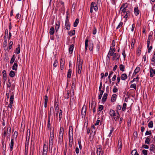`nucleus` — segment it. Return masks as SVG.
Wrapping results in <instances>:
<instances>
[{"mask_svg": "<svg viewBox=\"0 0 155 155\" xmlns=\"http://www.w3.org/2000/svg\"><path fill=\"white\" fill-rule=\"evenodd\" d=\"M153 122L152 121H151L148 124V126L149 128H152L153 127Z\"/></svg>", "mask_w": 155, "mask_h": 155, "instance_id": "37998d69", "label": "nucleus"}, {"mask_svg": "<svg viewBox=\"0 0 155 155\" xmlns=\"http://www.w3.org/2000/svg\"><path fill=\"white\" fill-rule=\"evenodd\" d=\"M28 147L26 145V143L25 149V155H27L28 152Z\"/></svg>", "mask_w": 155, "mask_h": 155, "instance_id": "49530a36", "label": "nucleus"}, {"mask_svg": "<svg viewBox=\"0 0 155 155\" xmlns=\"http://www.w3.org/2000/svg\"><path fill=\"white\" fill-rule=\"evenodd\" d=\"M120 70L121 71H124L125 67L123 64H120L119 66Z\"/></svg>", "mask_w": 155, "mask_h": 155, "instance_id": "4c0bfd02", "label": "nucleus"}, {"mask_svg": "<svg viewBox=\"0 0 155 155\" xmlns=\"http://www.w3.org/2000/svg\"><path fill=\"white\" fill-rule=\"evenodd\" d=\"M117 113L113 117L114 119L115 120V121H116L117 119L119 118L120 115L119 114L118 111H117Z\"/></svg>", "mask_w": 155, "mask_h": 155, "instance_id": "4be33fe9", "label": "nucleus"}, {"mask_svg": "<svg viewBox=\"0 0 155 155\" xmlns=\"http://www.w3.org/2000/svg\"><path fill=\"white\" fill-rule=\"evenodd\" d=\"M123 23L122 22H120L119 25H118V26L117 27V29H118L120 28V27H121L123 25Z\"/></svg>", "mask_w": 155, "mask_h": 155, "instance_id": "4d7b16f0", "label": "nucleus"}, {"mask_svg": "<svg viewBox=\"0 0 155 155\" xmlns=\"http://www.w3.org/2000/svg\"><path fill=\"white\" fill-rule=\"evenodd\" d=\"M58 1L59 0H58ZM59 2L57 5V6L59 7L60 6V5H62V8H64V3L60 0H59Z\"/></svg>", "mask_w": 155, "mask_h": 155, "instance_id": "dca6fc26", "label": "nucleus"}, {"mask_svg": "<svg viewBox=\"0 0 155 155\" xmlns=\"http://www.w3.org/2000/svg\"><path fill=\"white\" fill-rule=\"evenodd\" d=\"M58 65V62L57 60H55L53 64V66L54 67H56Z\"/></svg>", "mask_w": 155, "mask_h": 155, "instance_id": "69168bd1", "label": "nucleus"}, {"mask_svg": "<svg viewBox=\"0 0 155 155\" xmlns=\"http://www.w3.org/2000/svg\"><path fill=\"white\" fill-rule=\"evenodd\" d=\"M132 155H139L136 150H133L131 152Z\"/></svg>", "mask_w": 155, "mask_h": 155, "instance_id": "e433bc0d", "label": "nucleus"}, {"mask_svg": "<svg viewBox=\"0 0 155 155\" xmlns=\"http://www.w3.org/2000/svg\"><path fill=\"white\" fill-rule=\"evenodd\" d=\"M101 148L99 147V148H97V155H101Z\"/></svg>", "mask_w": 155, "mask_h": 155, "instance_id": "393cba45", "label": "nucleus"}, {"mask_svg": "<svg viewBox=\"0 0 155 155\" xmlns=\"http://www.w3.org/2000/svg\"><path fill=\"white\" fill-rule=\"evenodd\" d=\"M20 45H18V47L16 48V53L17 54H19L20 52Z\"/></svg>", "mask_w": 155, "mask_h": 155, "instance_id": "a878e982", "label": "nucleus"}, {"mask_svg": "<svg viewBox=\"0 0 155 155\" xmlns=\"http://www.w3.org/2000/svg\"><path fill=\"white\" fill-rule=\"evenodd\" d=\"M11 127H9V129H8H8H7V137H8V136H9L10 135V134H11Z\"/></svg>", "mask_w": 155, "mask_h": 155, "instance_id": "2f4dec72", "label": "nucleus"}, {"mask_svg": "<svg viewBox=\"0 0 155 155\" xmlns=\"http://www.w3.org/2000/svg\"><path fill=\"white\" fill-rule=\"evenodd\" d=\"M150 72H152V73L155 75V70L153 69L152 68H150Z\"/></svg>", "mask_w": 155, "mask_h": 155, "instance_id": "774afa93", "label": "nucleus"}, {"mask_svg": "<svg viewBox=\"0 0 155 155\" xmlns=\"http://www.w3.org/2000/svg\"><path fill=\"white\" fill-rule=\"evenodd\" d=\"M140 68L139 67H137L135 69L134 71V73H135V74L138 73L140 71Z\"/></svg>", "mask_w": 155, "mask_h": 155, "instance_id": "de8ad7c7", "label": "nucleus"}, {"mask_svg": "<svg viewBox=\"0 0 155 155\" xmlns=\"http://www.w3.org/2000/svg\"><path fill=\"white\" fill-rule=\"evenodd\" d=\"M4 41L3 43L4 44V47L5 49H7V41L6 39H5V38H4Z\"/></svg>", "mask_w": 155, "mask_h": 155, "instance_id": "473e14b6", "label": "nucleus"}, {"mask_svg": "<svg viewBox=\"0 0 155 155\" xmlns=\"http://www.w3.org/2000/svg\"><path fill=\"white\" fill-rule=\"evenodd\" d=\"M18 67V64L17 63H15L14 64L12 68V69L13 70H14L15 71H16L17 70Z\"/></svg>", "mask_w": 155, "mask_h": 155, "instance_id": "cd10ccee", "label": "nucleus"}, {"mask_svg": "<svg viewBox=\"0 0 155 155\" xmlns=\"http://www.w3.org/2000/svg\"><path fill=\"white\" fill-rule=\"evenodd\" d=\"M121 108H122V107L121 105H118L117 107V111H118V110H120L121 109Z\"/></svg>", "mask_w": 155, "mask_h": 155, "instance_id": "e2e57ef3", "label": "nucleus"}, {"mask_svg": "<svg viewBox=\"0 0 155 155\" xmlns=\"http://www.w3.org/2000/svg\"><path fill=\"white\" fill-rule=\"evenodd\" d=\"M54 135V129H52L51 128H50V135L49 137V140H53Z\"/></svg>", "mask_w": 155, "mask_h": 155, "instance_id": "0eeeda50", "label": "nucleus"}, {"mask_svg": "<svg viewBox=\"0 0 155 155\" xmlns=\"http://www.w3.org/2000/svg\"><path fill=\"white\" fill-rule=\"evenodd\" d=\"M121 141H118V150L119 151H121L122 147Z\"/></svg>", "mask_w": 155, "mask_h": 155, "instance_id": "aec40b11", "label": "nucleus"}, {"mask_svg": "<svg viewBox=\"0 0 155 155\" xmlns=\"http://www.w3.org/2000/svg\"><path fill=\"white\" fill-rule=\"evenodd\" d=\"M107 94L106 93H105L103 95V97L102 98V101L105 102L107 98Z\"/></svg>", "mask_w": 155, "mask_h": 155, "instance_id": "6ab92c4d", "label": "nucleus"}, {"mask_svg": "<svg viewBox=\"0 0 155 155\" xmlns=\"http://www.w3.org/2000/svg\"><path fill=\"white\" fill-rule=\"evenodd\" d=\"M127 6L126 5L125 6L124 5H122L120 8V12H121L122 13H125L126 12H127V11L126 9V8L127 7Z\"/></svg>", "mask_w": 155, "mask_h": 155, "instance_id": "423d86ee", "label": "nucleus"}, {"mask_svg": "<svg viewBox=\"0 0 155 155\" xmlns=\"http://www.w3.org/2000/svg\"><path fill=\"white\" fill-rule=\"evenodd\" d=\"M130 87L131 88H133L134 89H136V85L135 84H132L130 85Z\"/></svg>", "mask_w": 155, "mask_h": 155, "instance_id": "6e6d98bb", "label": "nucleus"}, {"mask_svg": "<svg viewBox=\"0 0 155 155\" xmlns=\"http://www.w3.org/2000/svg\"><path fill=\"white\" fill-rule=\"evenodd\" d=\"M14 140L13 139H12L10 143V150L12 151L13 149L14 146Z\"/></svg>", "mask_w": 155, "mask_h": 155, "instance_id": "bb28decb", "label": "nucleus"}, {"mask_svg": "<svg viewBox=\"0 0 155 155\" xmlns=\"http://www.w3.org/2000/svg\"><path fill=\"white\" fill-rule=\"evenodd\" d=\"M150 136H148L147 137L145 141V143L149 144L150 143Z\"/></svg>", "mask_w": 155, "mask_h": 155, "instance_id": "c9c22d12", "label": "nucleus"}, {"mask_svg": "<svg viewBox=\"0 0 155 155\" xmlns=\"http://www.w3.org/2000/svg\"><path fill=\"white\" fill-rule=\"evenodd\" d=\"M60 27V22L59 21H57L56 22V26L55 27L56 33L57 32L59 28Z\"/></svg>", "mask_w": 155, "mask_h": 155, "instance_id": "9b49d317", "label": "nucleus"}, {"mask_svg": "<svg viewBox=\"0 0 155 155\" xmlns=\"http://www.w3.org/2000/svg\"><path fill=\"white\" fill-rule=\"evenodd\" d=\"M54 32V27H51L50 29L49 33L50 35H53Z\"/></svg>", "mask_w": 155, "mask_h": 155, "instance_id": "c756f323", "label": "nucleus"}, {"mask_svg": "<svg viewBox=\"0 0 155 155\" xmlns=\"http://www.w3.org/2000/svg\"><path fill=\"white\" fill-rule=\"evenodd\" d=\"M86 110V107H85L84 106H83L81 110V114L83 118L84 117H85V116Z\"/></svg>", "mask_w": 155, "mask_h": 155, "instance_id": "6e6552de", "label": "nucleus"}, {"mask_svg": "<svg viewBox=\"0 0 155 155\" xmlns=\"http://www.w3.org/2000/svg\"><path fill=\"white\" fill-rule=\"evenodd\" d=\"M134 12L136 15H137L139 13V10L137 7H135L134 8Z\"/></svg>", "mask_w": 155, "mask_h": 155, "instance_id": "2eb2a0df", "label": "nucleus"}, {"mask_svg": "<svg viewBox=\"0 0 155 155\" xmlns=\"http://www.w3.org/2000/svg\"><path fill=\"white\" fill-rule=\"evenodd\" d=\"M127 106V104L126 103H124L123 104V107L122 109V110L123 111H124L125 110L126 107Z\"/></svg>", "mask_w": 155, "mask_h": 155, "instance_id": "09e8293b", "label": "nucleus"}, {"mask_svg": "<svg viewBox=\"0 0 155 155\" xmlns=\"http://www.w3.org/2000/svg\"><path fill=\"white\" fill-rule=\"evenodd\" d=\"M96 32H97L96 29L95 27H94V30H93V35H95L96 33Z\"/></svg>", "mask_w": 155, "mask_h": 155, "instance_id": "338daca9", "label": "nucleus"}, {"mask_svg": "<svg viewBox=\"0 0 155 155\" xmlns=\"http://www.w3.org/2000/svg\"><path fill=\"white\" fill-rule=\"evenodd\" d=\"M127 78V75L126 74H122L121 76V79L122 80L125 81Z\"/></svg>", "mask_w": 155, "mask_h": 155, "instance_id": "9d476101", "label": "nucleus"}, {"mask_svg": "<svg viewBox=\"0 0 155 155\" xmlns=\"http://www.w3.org/2000/svg\"><path fill=\"white\" fill-rule=\"evenodd\" d=\"M130 12L129 11H127L126 12V15L124 16V18H127L128 16L130 15Z\"/></svg>", "mask_w": 155, "mask_h": 155, "instance_id": "58836bf2", "label": "nucleus"}, {"mask_svg": "<svg viewBox=\"0 0 155 155\" xmlns=\"http://www.w3.org/2000/svg\"><path fill=\"white\" fill-rule=\"evenodd\" d=\"M79 23V20L78 18H77L74 23V27H76Z\"/></svg>", "mask_w": 155, "mask_h": 155, "instance_id": "72a5a7b5", "label": "nucleus"}, {"mask_svg": "<svg viewBox=\"0 0 155 155\" xmlns=\"http://www.w3.org/2000/svg\"><path fill=\"white\" fill-rule=\"evenodd\" d=\"M151 134V132L150 130L149 131L147 130L145 133V135H150Z\"/></svg>", "mask_w": 155, "mask_h": 155, "instance_id": "052dcab7", "label": "nucleus"}, {"mask_svg": "<svg viewBox=\"0 0 155 155\" xmlns=\"http://www.w3.org/2000/svg\"><path fill=\"white\" fill-rule=\"evenodd\" d=\"M48 146L47 144H44L43 145L42 155H47Z\"/></svg>", "mask_w": 155, "mask_h": 155, "instance_id": "20e7f679", "label": "nucleus"}, {"mask_svg": "<svg viewBox=\"0 0 155 155\" xmlns=\"http://www.w3.org/2000/svg\"><path fill=\"white\" fill-rule=\"evenodd\" d=\"M64 62L61 59L60 61V68L61 70L64 68Z\"/></svg>", "mask_w": 155, "mask_h": 155, "instance_id": "f8f14e48", "label": "nucleus"}, {"mask_svg": "<svg viewBox=\"0 0 155 155\" xmlns=\"http://www.w3.org/2000/svg\"><path fill=\"white\" fill-rule=\"evenodd\" d=\"M155 147H154V144H151L150 146V150L151 151H153L154 149H155Z\"/></svg>", "mask_w": 155, "mask_h": 155, "instance_id": "f704fd0d", "label": "nucleus"}, {"mask_svg": "<svg viewBox=\"0 0 155 155\" xmlns=\"http://www.w3.org/2000/svg\"><path fill=\"white\" fill-rule=\"evenodd\" d=\"M75 86V85L74 84V81H72V86H71V90L72 91H74V87Z\"/></svg>", "mask_w": 155, "mask_h": 155, "instance_id": "864d4df0", "label": "nucleus"}, {"mask_svg": "<svg viewBox=\"0 0 155 155\" xmlns=\"http://www.w3.org/2000/svg\"><path fill=\"white\" fill-rule=\"evenodd\" d=\"M111 47H110V50L107 56V58H108L109 59L110 58L111 56H114V53L115 52V49L114 48H113V49H111Z\"/></svg>", "mask_w": 155, "mask_h": 155, "instance_id": "39448f33", "label": "nucleus"}, {"mask_svg": "<svg viewBox=\"0 0 155 155\" xmlns=\"http://www.w3.org/2000/svg\"><path fill=\"white\" fill-rule=\"evenodd\" d=\"M53 140L50 139L49 140V148L51 147V150H52L53 147Z\"/></svg>", "mask_w": 155, "mask_h": 155, "instance_id": "5701e85b", "label": "nucleus"}, {"mask_svg": "<svg viewBox=\"0 0 155 155\" xmlns=\"http://www.w3.org/2000/svg\"><path fill=\"white\" fill-rule=\"evenodd\" d=\"M15 60V55H13L10 61V63L12 64L14 62Z\"/></svg>", "mask_w": 155, "mask_h": 155, "instance_id": "5fc2aeb1", "label": "nucleus"}, {"mask_svg": "<svg viewBox=\"0 0 155 155\" xmlns=\"http://www.w3.org/2000/svg\"><path fill=\"white\" fill-rule=\"evenodd\" d=\"M103 106L102 105H100L98 107L99 111H101L103 110Z\"/></svg>", "mask_w": 155, "mask_h": 155, "instance_id": "0e129e2a", "label": "nucleus"}, {"mask_svg": "<svg viewBox=\"0 0 155 155\" xmlns=\"http://www.w3.org/2000/svg\"><path fill=\"white\" fill-rule=\"evenodd\" d=\"M118 91V89L115 86H114V88L113 90V92L114 93H116Z\"/></svg>", "mask_w": 155, "mask_h": 155, "instance_id": "bf43d9fd", "label": "nucleus"}, {"mask_svg": "<svg viewBox=\"0 0 155 155\" xmlns=\"http://www.w3.org/2000/svg\"><path fill=\"white\" fill-rule=\"evenodd\" d=\"M62 111L61 110H60L59 111V121H60L62 117Z\"/></svg>", "mask_w": 155, "mask_h": 155, "instance_id": "ea45409f", "label": "nucleus"}, {"mask_svg": "<svg viewBox=\"0 0 155 155\" xmlns=\"http://www.w3.org/2000/svg\"><path fill=\"white\" fill-rule=\"evenodd\" d=\"M151 61L155 63V51L154 52L153 55L151 59Z\"/></svg>", "mask_w": 155, "mask_h": 155, "instance_id": "603ef678", "label": "nucleus"}, {"mask_svg": "<svg viewBox=\"0 0 155 155\" xmlns=\"http://www.w3.org/2000/svg\"><path fill=\"white\" fill-rule=\"evenodd\" d=\"M15 74L14 72L12 71H11L9 73V76L13 78L15 76Z\"/></svg>", "mask_w": 155, "mask_h": 155, "instance_id": "79ce46f5", "label": "nucleus"}, {"mask_svg": "<svg viewBox=\"0 0 155 155\" xmlns=\"http://www.w3.org/2000/svg\"><path fill=\"white\" fill-rule=\"evenodd\" d=\"M64 28L67 30H69L70 29V23H65Z\"/></svg>", "mask_w": 155, "mask_h": 155, "instance_id": "4468645a", "label": "nucleus"}, {"mask_svg": "<svg viewBox=\"0 0 155 155\" xmlns=\"http://www.w3.org/2000/svg\"><path fill=\"white\" fill-rule=\"evenodd\" d=\"M143 154L144 155H147V151L145 150H143L142 151Z\"/></svg>", "mask_w": 155, "mask_h": 155, "instance_id": "680f3d73", "label": "nucleus"}, {"mask_svg": "<svg viewBox=\"0 0 155 155\" xmlns=\"http://www.w3.org/2000/svg\"><path fill=\"white\" fill-rule=\"evenodd\" d=\"M54 108L53 107H51L50 109V111L49 113L48 114V117L50 118V116L51 115V111L52 110H54Z\"/></svg>", "mask_w": 155, "mask_h": 155, "instance_id": "3c124183", "label": "nucleus"}, {"mask_svg": "<svg viewBox=\"0 0 155 155\" xmlns=\"http://www.w3.org/2000/svg\"><path fill=\"white\" fill-rule=\"evenodd\" d=\"M83 62L82 61L79 59V61H78V58L77 61V65L78 66V69L77 72L79 74H80L81 73V70L82 67Z\"/></svg>", "mask_w": 155, "mask_h": 155, "instance_id": "f03ea898", "label": "nucleus"}, {"mask_svg": "<svg viewBox=\"0 0 155 155\" xmlns=\"http://www.w3.org/2000/svg\"><path fill=\"white\" fill-rule=\"evenodd\" d=\"M93 9L96 12L98 10V8L96 4L93 2L91 3V5L90 12L91 13L93 12Z\"/></svg>", "mask_w": 155, "mask_h": 155, "instance_id": "7ed1b4c3", "label": "nucleus"}, {"mask_svg": "<svg viewBox=\"0 0 155 155\" xmlns=\"http://www.w3.org/2000/svg\"><path fill=\"white\" fill-rule=\"evenodd\" d=\"M68 134L69 138H73V130L72 127H69Z\"/></svg>", "mask_w": 155, "mask_h": 155, "instance_id": "1a4fd4ad", "label": "nucleus"}, {"mask_svg": "<svg viewBox=\"0 0 155 155\" xmlns=\"http://www.w3.org/2000/svg\"><path fill=\"white\" fill-rule=\"evenodd\" d=\"M109 114L111 117H114L116 114L115 111L112 109H110L109 111Z\"/></svg>", "mask_w": 155, "mask_h": 155, "instance_id": "f3484780", "label": "nucleus"}, {"mask_svg": "<svg viewBox=\"0 0 155 155\" xmlns=\"http://www.w3.org/2000/svg\"><path fill=\"white\" fill-rule=\"evenodd\" d=\"M91 106H92L93 107H94V108L93 109V111L94 113L96 111V110L95 109V103L94 102H92L91 103Z\"/></svg>", "mask_w": 155, "mask_h": 155, "instance_id": "c85d7f7f", "label": "nucleus"}, {"mask_svg": "<svg viewBox=\"0 0 155 155\" xmlns=\"http://www.w3.org/2000/svg\"><path fill=\"white\" fill-rule=\"evenodd\" d=\"M74 48V45H70L69 48V53L70 54H71L72 53Z\"/></svg>", "mask_w": 155, "mask_h": 155, "instance_id": "412c9836", "label": "nucleus"}, {"mask_svg": "<svg viewBox=\"0 0 155 155\" xmlns=\"http://www.w3.org/2000/svg\"><path fill=\"white\" fill-rule=\"evenodd\" d=\"M50 127H51V124H50V118H48V120L47 127L48 128H49L50 130V128H51Z\"/></svg>", "mask_w": 155, "mask_h": 155, "instance_id": "13d9d810", "label": "nucleus"}, {"mask_svg": "<svg viewBox=\"0 0 155 155\" xmlns=\"http://www.w3.org/2000/svg\"><path fill=\"white\" fill-rule=\"evenodd\" d=\"M12 94L10 97V100L9 101V103L11 104H13V101L14 99V95L13 94V92L12 93Z\"/></svg>", "mask_w": 155, "mask_h": 155, "instance_id": "a211bd4d", "label": "nucleus"}, {"mask_svg": "<svg viewBox=\"0 0 155 155\" xmlns=\"http://www.w3.org/2000/svg\"><path fill=\"white\" fill-rule=\"evenodd\" d=\"M75 34V30H74L73 31H70L68 34L71 36L74 35Z\"/></svg>", "mask_w": 155, "mask_h": 155, "instance_id": "a19ab883", "label": "nucleus"}, {"mask_svg": "<svg viewBox=\"0 0 155 155\" xmlns=\"http://www.w3.org/2000/svg\"><path fill=\"white\" fill-rule=\"evenodd\" d=\"M11 104L10 103H9V105H8V111H10V112H11L12 111V104Z\"/></svg>", "mask_w": 155, "mask_h": 155, "instance_id": "c03bdc74", "label": "nucleus"}, {"mask_svg": "<svg viewBox=\"0 0 155 155\" xmlns=\"http://www.w3.org/2000/svg\"><path fill=\"white\" fill-rule=\"evenodd\" d=\"M64 129L63 127H61L60 129L58 143L61 145L63 143Z\"/></svg>", "mask_w": 155, "mask_h": 155, "instance_id": "f257e3e1", "label": "nucleus"}, {"mask_svg": "<svg viewBox=\"0 0 155 155\" xmlns=\"http://www.w3.org/2000/svg\"><path fill=\"white\" fill-rule=\"evenodd\" d=\"M117 95L115 94H113L112 95V98L111 100L112 102H114L115 101L116 99L117 98Z\"/></svg>", "mask_w": 155, "mask_h": 155, "instance_id": "b1692460", "label": "nucleus"}, {"mask_svg": "<svg viewBox=\"0 0 155 155\" xmlns=\"http://www.w3.org/2000/svg\"><path fill=\"white\" fill-rule=\"evenodd\" d=\"M117 57V59L119 60L120 57V55L118 54H117L116 53L114 54V56L112 58L113 60H114Z\"/></svg>", "mask_w": 155, "mask_h": 155, "instance_id": "ddd939ff", "label": "nucleus"}, {"mask_svg": "<svg viewBox=\"0 0 155 155\" xmlns=\"http://www.w3.org/2000/svg\"><path fill=\"white\" fill-rule=\"evenodd\" d=\"M93 44L92 43H90L89 45V49L91 51L93 50Z\"/></svg>", "mask_w": 155, "mask_h": 155, "instance_id": "8fccbe9b", "label": "nucleus"}, {"mask_svg": "<svg viewBox=\"0 0 155 155\" xmlns=\"http://www.w3.org/2000/svg\"><path fill=\"white\" fill-rule=\"evenodd\" d=\"M71 69H70L68 70V74H67V77L68 78H70L71 75Z\"/></svg>", "mask_w": 155, "mask_h": 155, "instance_id": "7c9ffc66", "label": "nucleus"}, {"mask_svg": "<svg viewBox=\"0 0 155 155\" xmlns=\"http://www.w3.org/2000/svg\"><path fill=\"white\" fill-rule=\"evenodd\" d=\"M69 94L70 92L69 91H67V94H65L64 96V97L65 98L68 99L69 97Z\"/></svg>", "mask_w": 155, "mask_h": 155, "instance_id": "a18cd8bd", "label": "nucleus"}]
</instances>
